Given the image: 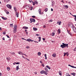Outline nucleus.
<instances>
[{"label":"nucleus","instance_id":"obj_56","mask_svg":"<svg viewBox=\"0 0 76 76\" xmlns=\"http://www.w3.org/2000/svg\"><path fill=\"white\" fill-rule=\"evenodd\" d=\"M26 48H27V49H28V48H29V47H26Z\"/></svg>","mask_w":76,"mask_h":76},{"label":"nucleus","instance_id":"obj_6","mask_svg":"<svg viewBox=\"0 0 76 76\" xmlns=\"http://www.w3.org/2000/svg\"><path fill=\"white\" fill-rule=\"evenodd\" d=\"M41 9H39V10H38L39 13V14L40 15H43V14H44V12H41Z\"/></svg>","mask_w":76,"mask_h":76},{"label":"nucleus","instance_id":"obj_46","mask_svg":"<svg viewBox=\"0 0 76 76\" xmlns=\"http://www.w3.org/2000/svg\"><path fill=\"white\" fill-rule=\"evenodd\" d=\"M32 18H35V16H31Z\"/></svg>","mask_w":76,"mask_h":76},{"label":"nucleus","instance_id":"obj_17","mask_svg":"<svg viewBox=\"0 0 76 76\" xmlns=\"http://www.w3.org/2000/svg\"><path fill=\"white\" fill-rule=\"evenodd\" d=\"M52 56H53V57H56V54L55 53H53V54L52 55Z\"/></svg>","mask_w":76,"mask_h":76},{"label":"nucleus","instance_id":"obj_45","mask_svg":"<svg viewBox=\"0 0 76 76\" xmlns=\"http://www.w3.org/2000/svg\"><path fill=\"white\" fill-rule=\"evenodd\" d=\"M39 25V23H37V24H36V25L38 26Z\"/></svg>","mask_w":76,"mask_h":76},{"label":"nucleus","instance_id":"obj_38","mask_svg":"<svg viewBox=\"0 0 76 76\" xmlns=\"http://www.w3.org/2000/svg\"><path fill=\"white\" fill-rule=\"evenodd\" d=\"M33 3V6H35V2H33V1H32Z\"/></svg>","mask_w":76,"mask_h":76},{"label":"nucleus","instance_id":"obj_20","mask_svg":"<svg viewBox=\"0 0 76 76\" xmlns=\"http://www.w3.org/2000/svg\"><path fill=\"white\" fill-rule=\"evenodd\" d=\"M26 41H28V42H30L31 41V39H27L26 40Z\"/></svg>","mask_w":76,"mask_h":76},{"label":"nucleus","instance_id":"obj_14","mask_svg":"<svg viewBox=\"0 0 76 76\" xmlns=\"http://www.w3.org/2000/svg\"><path fill=\"white\" fill-rule=\"evenodd\" d=\"M61 22H57V24L59 25H61Z\"/></svg>","mask_w":76,"mask_h":76},{"label":"nucleus","instance_id":"obj_62","mask_svg":"<svg viewBox=\"0 0 76 76\" xmlns=\"http://www.w3.org/2000/svg\"><path fill=\"white\" fill-rule=\"evenodd\" d=\"M51 11H52V12L53 11V8H51Z\"/></svg>","mask_w":76,"mask_h":76},{"label":"nucleus","instance_id":"obj_10","mask_svg":"<svg viewBox=\"0 0 76 76\" xmlns=\"http://www.w3.org/2000/svg\"><path fill=\"white\" fill-rule=\"evenodd\" d=\"M58 34H60V33L61 32V30H60V29H59L58 30Z\"/></svg>","mask_w":76,"mask_h":76},{"label":"nucleus","instance_id":"obj_27","mask_svg":"<svg viewBox=\"0 0 76 76\" xmlns=\"http://www.w3.org/2000/svg\"><path fill=\"white\" fill-rule=\"evenodd\" d=\"M7 60H10V58L9 57H7L6 58Z\"/></svg>","mask_w":76,"mask_h":76},{"label":"nucleus","instance_id":"obj_32","mask_svg":"<svg viewBox=\"0 0 76 76\" xmlns=\"http://www.w3.org/2000/svg\"><path fill=\"white\" fill-rule=\"evenodd\" d=\"M64 7H65L67 8V9H68V7H69L68 6V5H64Z\"/></svg>","mask_w":76,"mask_h":76},{"label":"nucleus","instance_id":"obj_4","mask_svg":"<svg viewBox=\"0 0 76 76\" xmlns=\"http://www.w3.org/2000/svg\"><path fill=\"white\" fill-rule=\"evenodd\" d=\"M30 20L31 22H35V20L34 18H30Z\"/></svg>","mask_w":76,"mask_h":76},{"label":"nucleus","instance_id":"obj_24","mask_svg":"<svg viewBox=\"0 0 76 76\" xmlns=\"http://www.w3.org/2000/svg\"><path fill=\"white\" fill-rule=\"evenodd\" d=\"M14 29H17V26L15 25L14 26Z\"/></svg>","mask_w":76,"mask_h":76},{"label":"nucleus","instance_id":"obj_64","mask_svg":"<svg viewBox=\"0 0 76 76\" xmlns=\"http://www.w3.org/2000/svg\"><path fill=\"white\" fill-rule=\"evenodd\" d=\"M22 57H23V58H25V57L23 56H22Z\"/></svg>","mask_w":76,"mask_h":76},{"label":"nucleus","instance_id":"obj_16","mask_svg":"<svg viewBox=\"0 0 76 76\" xmlns=\"http://www.w3.org/2000/svg\"><path fill=\"white\" fill-rule=\"evenodd\" d=\"M2 19H3V20H6L7 19V18H4L3 17H1Z\"/></svg>","mask_w":76,"mask_h":76},{"label":"nucleus","instance_id":"obj_11","mask_svg":"<svg viewBox=\"0 0 76 76\" xmlns=\"http://www.w3.org/2000/svg\"><path fill=\"white\" fill-rule=\"evenodd\" d=\"M71 75H73V76H75L76 75V73H75V72H73V73H71Z\"/></svg>","mask_w":76,"mask_h":76},{"label":"nucleus","instance_id":"obj_61","mask_svg":"<svg viewBox=\"0 0 76 76\" xmlns=\"http://www.w3.org/2000/svg\"><path fill=\"white\" fill-rule=\"evenodd\" d=\"M40 63H42V61H40Z\"/></svg>","mask_w":76,"mask_h":76},{"label":"nucleus","instance_id":"obj_3","mask_svg":"<svg viewBox=\"0 0 76 76\" xmlns=\"http://www.w3.org/2000/svg\"><path fill=\"white\" fill-rule=\"evenodd\" d=\"M72 28L73 31L74 32L76 33V28L75 26H74Z\"/></svg>","mask_w":76,"mask_h":76},{"label":"nucleus","instance_id":"obj_29","mask_svg":"<svg viewBox=\"0 0 76 76\" xmlns=\"http://www.w3.org/2000/svg\"><path fill=\"white\" fill-rule=\"evenodd\" d=\"M54 35H55V33H54V32H53L52 34V36L53 37H54Z\"/></svg>","mask_w":76,"mask_h":76},{"label":"nucleus","instance_id":"obj_2","mask_svg":"<svg viewBox=\"0 0 76 76\" xmlns=\"http://www.w3.org/2000/svg\"><path fill=\"white\" fill-rule=\"evenodd\" d=\"M68 26L69 28H72L73 26H73V23H69V24H68Z\"/></svg>","mask_w":76,"mask_h":76},{"label":"nucleus","instance_id":"obj_51","mask_svg":"<svg viewBox=\"0 0 76 76\" xmlns=\"http://www.w3.org/2000/svg\"><path fill=\"white\" fill-rule=\"evenodd\" d=\"M2 39L4 41L5 40V38H4V37H3L2 38Z\"/></svg>","mask_w":76,"mask_h":76},{"label":"nucleus","instance_id":"obj_13","mask_svg":"<svg viewBox=\"0 0 76 76\" xmlns=\"http://www.w3.org/2000/svg\"><path fill=\"white\" fill-rule=\"evenodd\" d=\"M34 31H37L38 30V29H37V28H35V27H33V28Z\"/></svg>","mask_w":76,"mask_h":76},{"label":"nucleus","instance_id":"obj_21","mask_svg":"<svg viewBox=\"0 0 76 76\" xmlns=\"http://www.w3.org/2000/svg\"><path fill=\"white\" fill-rule=\"evenodd\" d=\"M19 70V65L16 66V70Z\"/></svg>","mask_w":76,"mask_h":76},{"label":"nucleus","instance_id":"obj_18","mask_svg":"<svg viewBox=\"0 0 76 76\" xmlns=\"http://www.w3.org/2000/svg\"><path fill=\"white\" fill-rule=\"evenodd\" d=\"M45 70L46 72H48V69L47 68H45Z\"/></svg>","mask_w":76,"mask_h":76},{"label":"nucleus","instance_id":"obj_23","mask_svg":"<svg viewBox=\"0 0 76 76\" xmlns=\"http://www.w3.org/2000/svg\"><path fill=\"white\" fill-rule=\"evenodd\" d=\"M34 2L36 4H38V2L37 1V0H34Z\"/></svg>","mask_w":76,"mask_h":76},{"label":"nucleus","instance_id":"obj_12","mask_svg":"<svg viewBox=\"0 0 76 76\" xmlns=\"http://www.w3.org/2000/svg\"><path fill=\"white\" fill-rule=\"evenodd\" d=\"M72 16H74V17H75V18H74V20H75V21H76V15H72Z\"/></svg>","mask_w":76,"mask_h":76},{"label":"nucleus","instance_id":"obj_50","mask_svg":"<svg viewBox=\"0 0 76 76\" xmlns=\"http://www.w3.org/2000/svg\"><path fill=\"white\" fill-rule=\"evenodd\" d=\"M10 25L11 26H13V23L10 24Z\"/></svg>","mask_w":76,"mask_h":76},{"label":"nucleus","instance_id":"obj_44","mask_svg":"<svg viewBox=\"0 0 76 76\" xmlns=\"http://www.w3.org/2000/svg\"><path fill=\"white\" fill-rule=\"evenodd\" d=\"M29 1L30 3H31V2H32V1H32V0H29Z\"/></svg>","mask_w":76,"mask_h":76},{"label":"nucleus","instance_id":"obj_26","mask_svg":"<svg viewBox=\"0 0 76 76\" xmlns=\"http://www.w3.org/2000/svg\"><path fill=\"white\" fill-rule=\"evenodd\" d=\"M17 29H14V30H13V31L14 32V33H16V30Z\"/></svg>","mask_w":76,"mask_h":76},{"label":"nucleus","instance_id":"obj_37","mask_svg":"<svg viewBox=\"0 0 76 76\" xmlns=\"http://www.w3.org/2000/svg\"><path fill=\"white\" fill-rule=\"evenodd\" d=\"M11 54H12L13 55H15V52H12L11 53Z\"/></svg>","mask_w":76,"mask_h":76},{"label":"nucleus","instance_id":"obj_36","mask_svg":"<svg viewBox=\"0 0 76 76\" xmlns=\"http://www.w3.org/2000/svg\"><path fill=\"white\" fill-rule=\"evenodd\" d=\"M45 12H47V11H48V8H46L45 9Z\"/></svg>","mask_w":76,"mask_h":76},{"label":"nucleus","instance_id":"obj_15","mask_svg":"<svg viewBox=\"0 0 76 76\" xmlns=\"http://www.w3.org/2000/svg\"><path fill=\"white\" fill-rule=\"evenodd\" d=\"M46 67H47V68H48V69H49V70H50V69H51V67H50L48 65H47L46 66Z\"/></svg>","mask_w":76,"mask_h":76},{"label":"nucleus","instance_id":"obj_39","mask_svg":"<svg viewBox=\"0 0 76 76\" xmlns=\"http://www.w3.org/2000/svg\"><path fill=\"white\" fill-rule=\"evenodd\" d=\"M71 67H72V68H75V69H76V67L75 66H71Z\"/></svg>","mask_w":76,"mask_h":76},{"label":"nucleus","instance_id":"obj_35","mask_svg":"<svg viewBox=\"0 0 76 76\" xmlns=\"http://www.w3.org/2000/svg\"><path fill=\"white\" fill-rule=\"evenodd\" d=\"M7 70H8V71H9V70H10V67H7Z\"/></svg>","mask_w":76,"mask_h":76},{"label":"nucleus","instance_id":"obj_28","mask_svg":"<svg viewBox=\"0 0 76 76\" xmlns=\"http://www.w3.org/2000/svg\"><path fill=\"white\" fill-rule=\"evenodd\" d=\"M48 72L45 71V72H44V73H45V75H48Z\"/></svg>","mask_w":76,"mask_h":76},{"label":"nucleus","instance_id":"obj_57","mask_svg":"<svg viewBox=\"0 0 76 76\" xmlns=\"http://www.w3.org/2000/svg\"><path fill=\"white\" fill-rule=\"evenodd\" d=\"M68 34H69V35H72V33H70V31H69V32L68 33Z\"/></svg>","mask_w":76,"mask_h":76},{"label":"nucleus","instance_id":"obj_63","mask_svg":"<svg viewBox=\"0 0 76 76\" xmlns=\"http://www.w3.org/2000/svg\"><path fill=\"white\" fill-rule=\"evenodd\" d=\"M45 27H46V26H45V25H44L43 26V28H45Z\"/></svg>","mask_w":76,"mask_h":76},{"label":"nucleus","instance_id":"obj_41","mask_svg":"<svg viewBox=\"0 0 76 76\" xmlns=\"http://www.w3.org/2000/svg\"><path fill=\"white\" fill-rule=\"evenodd\" d=\"M6 32H5V31H3V34L4 35H5L6 34Z\"/></svg>","mask_w":76,"mask_h":76},{"label":"nucleus","instance_id":"obj_52","mask_svg":"<svg viewBox=\"0 0 76 76\" xmlns=\"http://www.w3.org/2000/svg\"><path fill=\"white\" fill-rule=\"evenodd\" d=\"M51 42H52L53 43H54V41L52 40L51 41Z\"/></svg>","mask_w":76,"mask_h":76},{"label":"nucleus","instance_id":"obj_42","mask_svg":"<svg viewBox=\"0 0 76 76\" xmlns=\"http://www.w3.org/2000/svg\"><path fill=\"white\" fill-rule=\"evenodd\" d=\"M21 39H23V40H25V41H26V39L23 38H21Z\"/></svg>","mask_w":76,"mask_h":76},{"label":"nucleus","instance_id":"obj_19","mask_svg":"<svg viewBox=\"0 0 76 76\" xmlns=\"http://www.w3.org/2000/svg\"><path fill=\"white\" fill-rule=\"evenodd\" d=\"M38 38L39 39L38 42H40L41 41V37H39Z\"/></svg>","mask_w":76,"mask_h":76},{"label":"nucleus","instance_id":"obj_22","mask_svg":"<svg viewBox=\"0 0 76 76\" xmlns=\"http://www.w3.org/2000/svg\"><path fill=\"white\" fill-rule=\"evenodd\" d=\"M59 75H60V76H61V75H62L61 71H59Z\"/></svg>","mask_w":76,"mask_h":76},{"label":"nucleus","instance_id":"obj_55","mask_svg":"<svg viewBox=\"0 0 76 76\" xmlns=\"http://www.w3.org/2000/svg\"><path fill=\"white\" fill-rule=\"evenodd\" d=\"M7 0V3H8L9 1H10V0Z\"/></svg>","mask_w":76,"mask_h":76},{"label":"nucleus","instance_id":"obj_31","mask_svg":"<svg viewBox=\"0 0 76 76\" xmlns=\"http://www.w3.org/2000/svg\"><path fill=\"white\" fill-rule=\"evenodd\" d=\"M18 54H20V55H21V54L22 55V53L21 52H18Z\"/></svg>","mask_w":76,"mask_h":76},{"label":"nucleus","instance_id":"obj_54","mask_svg":"<svg viewBox=\"0 0 76 76\" xmlns=\"http://www.w3.org/2000/svg\"><path fill=\"white\" fill-rule=\"evenodd\" d=\"M6 37H7V38H10V37H9V36H8L7 35H6Z\"/></svg>","mask_w":76,"mask_h":76},{"label":"nucleus","instance_id":"obj_40","mask_svg":"<svg viewBox=\"0 0 76 76\" xmlns=\"http://www.w3.org/2000/svg\"><path fill=\"white\" fill-rule=\"evenodd\" d=\"M49 22H53V20L51 19L49 20Z\"/></svg>","mask_w":76,"mask_h":76},{"label":"nucleus","instance_id":"obj_33","mask_svg":"<svg viewBox=\"0 0 76 76\" xmlns=\"http://www.w3.org/2000/svg\"><path fill=\"white\" fill-rule=\"evenodd\" d=\"M30 9V10H32V9H33V7H31Z\"/></svg>","mask_w":76,"mask_h":76},{"label":"nucleus","instance_id":"obj_8","mask_svg":"<svg viewBox=\"0 0 76 76\" xmlns=\"http://www.w3.org/2000/svg\"><path fill=\"white\" fill-rule=\"evenodd\" d=\"M28 28V27L26 26H23L22 28V29H27Z\"/></svg>","mask_w":76,"mask_h":76},{"label":"nucleus","instance_id":"obj_53","mask_svg":"<svg viewBox=\"0 0 76 76\" xmlns=\"http://www.w3.org/2000/svg\"><path fill=\"white\" fill-rule=\"evenodd\" d=\"M42 66H43V67H44V64H42Z\"/></svg>","mask_w":76,"mask_h":76},{"label":"nucleus","instance_id":"obj_58","mask_svg":"<svg viewBox=\"0 0 76 76\" xmlns=\"http://www.w3.org/2000/svg\"><path fill=\"white\" fill-rule=\"evenodd\" d=\"M7 14H9V12H6Z\"/></svg>","mask_w":76,"mask_h":76},{"label":"nucleus","instance_id":"obj_60","mask_svg":"<svg viewBox=\"0 0 76 76\" xmlns=\"http://www.w3.org/2000/svg\"><path fill=\"white\" fill-rule=\"evenodd\" d=\"M14 10H16V7H14Z\"/></svg>","mask_w":76,"mask_h":76},{"label":"nucleus","instance_id":"obj_30","mask_svg":"<svg viewBox=\"0 0 76 76\" xmlns=\"http://www.w3.org/2000/svg\"><path fill=\"white\" fill-rule=\"evenodd\" d=\"M52 6H53V5L55 4V2H54L52 1Z\"/></svg>","mask_w":76,"mask_h":76},{"label":"nucleus","instance_id":"obj_5","mask_svg":"<svg viewBox=\"0 0 76 76\" xmlns=\"http://www.w3.org/2000/svg\"><path fill=\"white\" fill-rule=\"evenodd\" d=\"M7 7L8 8H9L10 9H12V6H10V5L7 4Z\"/></svg>","mask_w":76,"mask_h":76},{"label":"nucleus","instance_id":"obj_25","mask_svg":"<svg viewBox=\"0 0 76 76\" xmlns=\"http://www.w3.org/2000/svg\"><path fill=\"white\" fill-rule=\"evenodd\" d=\"M45 60H47V54H45Z\"/></svg>","mask_w":76,"mask_h":76},{"label":"nucleus","instance_id":"obj_9","mask_svg":"<svg viewBox=\"0 0 76 76\" xmlns=\"http://www.w3.org/2000/svg\"><path fill=\"white\" fill-rule=\"evenodd\" d=\"M15 14L16 15V17L17 18H19V13L18 12H16Z\"/></svg>","mask_w":76,"mask_h":76},{"label":"nucleus","instance_id":"obj_34","mask_svg":"<svg viewBox=\"0 0 76 76\" xmlns=\"http://www.w3.org/2000/svg\"><path fill=\"white\" fill-rule=\"evenodd\" d=\"M41 52H38V56H41Z\"/></svg>","mask_w":76,"mask_h":76},{"label":"nucleus","instance_id":"obj_48","mask_svg":"<svg viewBox=\"0 0 76 76\" xmlns=\"http://www.w3.org/2000/svg\"><path fill=\"white\" fill-rule=\"evenodd\" d=\"M64 56H66V53L65 52H64Z\"/></svg>","mask_w":76,"mask_h":76},{"label":"nucleus","instance_id":"obj_49","mask_svg":"<svg viewBox=\"0 0 76 76\" xmlns=\"http://www.w3.org/2000/svg\"><path fill=\"white\" fill-rule=\"evenodd\" d=\"M36 36H39V34H36Z\"/></svg>","mask_w":76,"mask_h":76},{"label":"nucleus","instance_id":"obj_7","mask_svg":"<svg viewBox=\"0 0 76 76\" xmlns=\"http://www.w3.org/2000/svg\"><path fill=\"white\" fill-rule=\"evenodd\" d=\"M45 72V71H44L43 70H42L40 72V73L41 74H43L44 73V72Z\"/></svg>","mask_w":76,"mask_h":76},{"label":"nucleus","instance_id":"obj_43","mask_svg":"<svg viewBox=\"0 0 76 76\" xmlns=\"http://www.w3.org/2000/svg\"><path fill=\"white\" fill-rule=\"evenodd\" d=\"M74 51H76V47H75L74 49Z\"/></svg>","mask_w":76,"mask_h":76},{"label":"nucleus","instance_id":"obj_47","mask_svg":"<svg viewBox=\"0 0 76 76\" xmlns=\"http://www.w3.org/2000/svg\"><path fill=\"white\" fill-rule=\"evenodd\" d=\"M20 62H17V64H20Z\"/></svg>","mask_w":76,"mask_h":76},{"label":"nucleus","instance_id":"obj_59","mask_svg":"<svg viewBox=\"0 0 76 76\" xmlns=\"http://www.w3.org/2000/svg\"><path fill=\"white\" fill-rule=\"evenodd\" d=\"M42 39L43 40V41H45V39H44V38H42Z\"/></svg>","mask_w":76,"mask_h":76},{"label":"nucleus","instance_id":"obj_1","mask_svg":"<svg viewBox=\"0 0 76 76\" xmlns=\"http://www.w3.org/2000/svg\"><path fill=\"white\" fill-rule=\"evenodd\" d=\"M69 44H65L64 43H62V45H61V47L62 48H66L67 47L68 48L69 46H68V45Z\"/></svg>","mask_w":76,"mask_h":76}]
</instances>
